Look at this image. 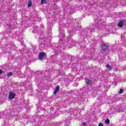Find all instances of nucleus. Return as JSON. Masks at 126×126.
Returning <instances> with one entry per match:
<instances>
[{"label": "nucleus", "mask_w": 126, "mask_h": 126, "mask_svg": "<svg viewBox=\"0 0 126 126\" xmlns=\"http://www.w3.org/2000/svg\"><path fill=\"white\" fill-rule=\"evenodd\" d=\"M16 96V94H14L12 92H10L9 93L8 98L10 99V100H12L15 98Z\"/></svg>", "instance_id": "f257e3e1"}, {"label": "nucleus", "mask_w": 126, "mask_h": 126, "mask_svg": "<svg viewBox=\"0 0 126 126\" xmlns=\"http://www.w3.org/2000/svg\"><path fill=\"white\" fill-rule=\"evenodd\" d=\"M124 93V89H120L119 91V94H123Z\"/></svg>", "instance_id": "f8f14e48"}, {"label": "nucleus", "mask_w": 126, "mask_h": 126, "mask_svg": "<svg viewBox=\"0 0 126 126\" xmlns=\"http://www.w3.org/2000/svg\"><path fill=\"white\" fill-rule=\"evenodd\" d=\"M124 23H125V22L124 21V20H121L118 23V26H119V27H120L121 28H122V27H124Z\"/></svg>", "instance_id": "39448f33"}, {"label": "nucleus", "mask_w": 126, "mask_h": 126, "mask_svg": "<svg viewBox=\"0 0 126 126\" xmlns=\"http://www.w3.org/2000/svg\"><path fill=\"white\" fill-rule=\"evenodd\" d=\"M59 91H60V86L57 85L55 88L54 92H53L54 95H56V94H57V93H58Z\"/></svg>", "instance_id": "423d86ee"}, {"label": "nucleus", "mask_w": 126, "mask_h": 126, "mask_svg": "<svg viewBox=\"0 0 126 126\" xmlns=\"http://www.w3.org/2000/svg\"><path fill=\"white\" fill-rule=\"evenodd\" d=\"M105 67H106V68H108L109 70H112V69H113V67H112L109 64H107L105 65Z\"/></svg>", "instance_id": "0eeeda50"}, {"label": "nucleus", "mask_w": 126, "mask_h": 126, "mask_svg": "<svg viewBox=\"0 0 126 126\" xmlns=\"http://www.w3.org/2000/svg\"><path fill=\"white\" fill-rule=\"evenodd\" d=\"M85 83L86 84H88L89 85H91V84H92V81L88 78H85Z\"/></svg>", "instance_id": "20e7f679"}, {"label": "nucleus", "mask_w": 126, "mask_h": 126, "mask_svg": "<svg viewBox=\"0 0 126 126\" xmlns=\"http://www.w3.org/2000/svg\"><path fill=\"white\" fill-rule=\"evenodd\" d=\"M40 2L41 4H45V3H47V0H41Z\"/></svg>", "instance_id": "1a4fd4ad"}, {"label": "nucleus", "mask_w": 126, "mask_h": 126, "mask_svg": "<svg viewBox=\"0 0 126 126\" xmlns=\"http://www.w3.org/2000/svg\"><path fill=\"white\" fill-rule=\"evenodd\" d=\"M46 55V53L44 52H41L39 53L38 56V59L40 61H43V58Z\"/></svg>", "instance_id": "7ed1b4c3"}, {"label": "nucleus", "mask_w": 126, "mask_h": 126, "mask_svg": "<svg viewBox=\"0 0 126 126\" xmlns=\"http://www.w3.org/2000/svg\"><path fill=\"white\" fill-rule=\"evenodd\" d=\"M105 123L107 125L110 124V120L109 119H107L106 120H105Z\"/></svg>", "instance_id": "9d476101"}, {"label": "nucleus", "mask_w": 126, "mask_h": 126, "mask_svg": "<svg viewBox=\"0 0 126 126\" xmlns=\"http://www.w3.org/2000/svg\"><path fill=\"white\" fill-rule=\"evenodd\" d=\"M8 77H10V76H12V72H10L7 75Z\"/></svg>", "instance_id": "9b49d317"}, {"label": "nucleus", "mask_w": 126, "mask_h": 126, "mask_svg": "<svg viewBox=\"0 0 126 126\" xmlns=\"http://www.w3.org/2000/svg\"><path fill=\"white\" fill-rule=\"evenodd\" d=\"M114 85H117V83L116 82H114Z\"/></svg>", "instance_id": "2eb2a0df"}, {"label": "nucleus", "mask_w": 126, "mask_h": 126, "mask_svg": "<svg viewBox=\"0 0 126 126\" xmlns=\"http://www.w3.org/2000/svg\"><path fill=\"white\" fill-rule=\"evenodd\" d=\"M101 50L104 52H106V51H109V46L107 45V44H103L101 45Z\"/></svg>", "instance_id": "f03ea898"}, {"label": "nucleus", "mask_w": 126, "mask_h": 126, "mask_svg": "<svg viewBox=\"0 0 126 126\" xmlns=\"http://www.w3.org/2000/svg\"><path fill=\"white\" fill-rule=\"evenodd\" d=\"M2 72H3V71H2V70L0 69V74H1V73H2Z\"/></svg>", "instance_id": "4468645a"}, {"label": "nucleus", "mask_w": 126, "mask_h": 126, "mask_svg": "<svg viewBox=\"0 0 126 126\" xmlns=\"http://www.w3.org/2000/svg\"><path fill=\"white\" fill-rule=\"evenodd\" d=\"M82 126H86V123H85V122H83V123H82Z\"/></svg>", "instance_id": "ddd939ff"}, {"label": "nucleus", "mask_w": 126, "mask_h": 126, "mask_svg": "<svg viewBox=\"0 0 126 126\" xmlns=\"http://www.w3.org/2000/svg\"><path fill=\"white\" fill-rule=\"evenodd\" d=\"M32 6V1L30 0L28 3V7H31Z\"/></svg>", "instance_id": "6e6552de"}]
</instances>
